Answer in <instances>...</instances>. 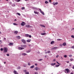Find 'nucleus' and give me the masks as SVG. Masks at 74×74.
Here are the masks:
<instances>
[{"label":"nucleus","mask_w":74,"mask_h":74,"mask_svg":"<svg viewBox=\"0 0 74 74\" xmlns=\"http://www.w3.org/2000/svg\"><path fill=\"white\" fill-rule=\"evenodd\" d=\"M58 48V47H53L52 49H57Z\"/></svg>","instance_id":"2eb2a0df"},{"label":"nucleus","mask_w":74,"mask_h":74,"mask_svg":"<svg viewBox=\"0 0 74 74\" xmlns=\"http://www.w3.org/2000/svg\"><path fill=\"white\" fill-rule=\"evenodd\" d=\"M21 41L24 44H25L26 43V41H25V40L23 39L21 40Z\"/></svg>","instance_id":"423d86ee"},{"label":"nucleus","mask_w":74,"mask_h":74,"mask_svg":"<svg viewBox=\"0 0 74 74\" xmlns=\"http://www.w3.org/2000/svg\"><path fill=\"white\" fill-rule=\"evenodd\" d=\"M31 51V50H29L26 51V53H29Z\"/></svg>","instance_id":"4468645a"},{"label":"nucleus","mask_w":74,"mask_h":74,"mask_svg":"<svg viewBox=\"0 0 74 74\" xmlns=\"http://www.w3.org/2000/svg\"><path fill=\"white\" fill-rule=\"evenodd\" d=\"M53 61L54 62H55V61H56V59H54V60H53Z\"/></svg>","instance_id":"864d4df0"},{"label":"nucleus","mask_w":74,"mask_h":74,"mask_svg":"<svg viewBox=\"0 0 74 74\" xmlns=\"http://www.w3.org/2000/svg\"><path fill=\"white\" fill-rule=\"evenodd\" d=\"M22 55H24V56H25V55H27V54L25 53H23L22 54Z\"/></svg>","instance_id":"f3484780"},{"label":"nucleus","mask_w":74,"mask_h":74,"mask_svg":"<svg viewBox=\"0 0 74 74\" xmlns=\"http://www.w3.org/2000/svg\"><path fill=\"white\" fill-rule=\"evenodd\" d=\"M71 74H73V73H71Z\"/></svg>","instance_id":"774afa93"},{"label":"nucleus","mask_w":74,"mask_h":74,"mask_svg":"<svg viewBox=\"0 0 74 74\" xmlns=\"http://www.w3.org/2000/svg\"><path fill=\"white\" fill-rule=\"evenodd\" d=\"M34 70H35L36 71L38 70H40V68H38L37 67H36L35 68Z\"/></svg>","instance_id":"9d476101"},{"label":"nucleus","mask_w":74,"mask_h":74,"mask_svg":"<svg viewBox=\"0 0 74 74\" xmlns=\"http://www.w3.org/2000/svg\"><path fill=\"white\" fill-rule=\"evenodd\" d=\"M71 48H72L73 49H74V46H72L71 47Z\"/></svg>","instance_id":"79ce46f5"},{"label":"nucleus","mask_w":74,"mask_h":74,"mask_svg":"<svg viewBox=\"0 0 74 74\" xmlns=\"http://www.w3.org/2000/svg\"><path fill=\"white\" fill-rule=\"evenodd\" d=\"M61 40H62V39H57V41H60Z\"/></svg>","instance_id":"7c9ffc66"},{"label":"nucleus","mask_w":74,"mask_h":74,"mask_svg":"<svg viewBox=\"0 0 74 74\" xmlns=\"http://www.w3.org/2000/svg\"><path fill=\"white\" fill-rule=\"evenodd\" d=\"M35 74H38V73L37 72H35Z\"/></svg>","instance_id":"49530a36"},{"label":"nucleus","mask_w":74,"mask_h":74,"mask_svg":"<svg viewBox=\"0 0 74 74\" xmlns=\"http://www.w3.org/2000/svg\"><path fill=\"white\" fill-rule=\"evenodd\" d=\"M28 66H30V63H28Z\"/></svg>","instance_id":"37998d69"},{"label":"nucleus","mask_w":74,"mask_h":74,"mask_svg":"<svg viewBox=\"0 0 74 74\" xmlns=\"http://www.w3.org/2000/svg\"><path fill=\"white\" fill-rule=\"evenodd\" d=\"M28 37H29V38H31V37H32V36L31 35H29Z\"/></svg>","instance_id":"a19ab883"},{"label":"nucleus","mask_w":74,"mask_h":74,"mask_svg":"<svg viewBox=\"0 0 74 74\" xmlns=\"http://www.w3.org/2000/svg\"><path fill=\"white\" fill-rule=\"evenodd\" d=\"M51 66H53V63H51Z\"/></svg>","instance_id":"c03bdc74"},{"label":"nucleus","mask_w":74,"mask_h":74,"mask_svg":"<svg viewBox=\"0 0 74 74\" xmlns=\"http://www.w3.org/2000/svg\"><path fill=\"white\" fill-rule=\"evenodd\" d=\"M1 42H2L1 40H0V44H1Z\"/></svg>","instance_id":"de8ad7c7"},{"label":"nucleus","mask_w":74,"mask_h":74,"mask_svg":"<svg viewBox=\"0 0 74 74\" xmlns=\"http://www.w3.org/2000/svg\"><path fill=\"white\" fill-rule=\"evenodd\" d=\"M25 48L22 47H18V49L19 50H22V49H24Z\"/></svg>","instance_id":"7ed1b4c3"},{"label":"nucleus","mask_w":74,"mask_h":74,"mask_svg":"<svg viewBox=\"0 0 74 74\" xmlns=\"http://www.w3.org/2000/svg\"><path fill=\"white\" fill-rule=\"evenodd\" d=\"M69 57H70V58L71 57H72V55H69Z\"/></svg>","instance_id":"ea45409f"},{"label":"nucleus","mask_w":74,"mask_h":74,"mask_svg":"<svg viewBox=\"0 0 74 74\" xmlns=\"http://www.w3.org/2000/svg\"><path fill=\"white\" fill-rule=\"evenodd\" d=\"M29 0H25V1H29Z\"/></svg>","instance_id":"e2e57ef3"},{"label":"nucleus","mask_w":74,"mask_h":74,"mask_svg":"<svg viewBox=\"0 0 74 74\" xmlns=\"http://www.w3.org/2000/svg\"><path fill=\"white\" fill-rule=\"evenodd\" d=\"M31 46V45H28V46H29V47H30Z\"/></svg>","instance_id":"bf43d9fd"},{"label":"nucleus","mask_w":74,"mask_h":74,"mask_svg":"<svg viewBox=\"0 0 74 74\" xmlns=\"http://www.w3.org/2000/svg\"><path fill=\"white\" fill-rule=\"evenodd\" d=\"M15 1L17 2H19V1H21V0H15Z\"/></svg>","instance_id":"bb28decb"},{"label":"nucleus","mask_w":74,"mask_h":74,"mask_svg":"<svg viewBox=\"0 0 74 74\" xmlns=\"http://www.w3.org/2000/svg\"><path fill=\"white\" fill-rule=\"evenodd\" d=\"M31 39H28L27 40V42H30V41H31Z\"/></svg>","instance_id":"ddd939ff"},{"label":"nucleus","mask_w":74,"mask_h":74,"mask_svg":"<svg viewBox=\"0 0 74 74\" xmlns=\"http://www.w3.org/2000/svg\"><path fill=\"white\" fill-rule=\"evenodd\" d=\"M49 2H51V0H49Z\"/></svg>","instance_id":"4d7b16f0"},{"label":"nucleus","mask_w":74,"mask_h":74,"mask_svg":"<svg viewBox=\"0 0 74 74\" xmlns=\"http://www.w3.org/2000/svg\"><path fill=\"white\" fill-rule=\"evenodd\" d=\"M60 64H59V65H56V67H59V66H60Z\"/></svg>","instance_id":"cd10ccee"},{"label":"nucleus","mask_w":74,"mask_h":74,"mask_svg":"<svg viewBox=\"0 0 74 74\" xmlns=\"http://www.w3.org/2000/svg\"><path fill=\"white\" fill-rule=\"evenodd\" d=\"M22 47H24V48H26L27 46L26 45H23L21 46Z\"/></svg>","instance_id":"9b49d317"},{"label":"nucleus","mask_w":74,"mask_h":74,"mask_svg":"<svg viewBox=\"0 0 74 74\" xmlns=\"http://www.w3.org/2000/svg\"><path fill=\"white\" fill-rule=\"evenodd\" d=\"M0 50L1 51H3V49L2 48H1Z\"/></svg>","instance_id":"4c0bfd02"},{"label":"nucleus","mask_w":74,"mask_h":74,"mask_svg":"<svg viewBox=\"0 0 74 74\" xmlns=\"http://www.w3.org/2000/svg\"><path fill=\"white\" fill-rule=\"evenodd\" d=\"M6 63V62H4V64H5Z\"/></svg>","instance_id":"0e129e2a"},{"label":"nucleus","mask_w":74,"mask_h":74,"mask_svg":"<svg viewBox=\"0 0 74 74\" xmlns=\"http://www.w3.org/2000/svg\"><path fill=\"white\" fill-rule=\"evenodd\" d=\"M47 53H50V51H47Z\"/></svg>","instance_id":"09e8293b"},{"label":"nucleus","mask_w":74,"mask_h":74,"mask_svg":"<svg viewBox=\"0 0 74 74\" xmlns=\"http://www.w3.org/2000/svg\"><path fill=\"white\" fill-rule=\"evenodd\" d=\"M45 3L46 4H48V2L46 1L45 2Z\"/></svg>","instance_id":"72a5a7b5"},{"label":"nucleus","mask_w":74,"mask_h":74,"mask_svg":"<svg viewBox=\"0 0 74 74\" xmlns=\"http://www.w3.org/2000/svg\"><path fill=\"white\" fill-rule=\"evenodd\" d=\"M21 26H24L25 25H26V23L23 21H22V23H21Z\"/></svg>","instance_id":"20e7f679"},{"label":"nucleus","mask_w":74,"mask_h":74,"mask_svg":"<svg viewBox=\"0 0 74 74\" xmlns=\"http://www.w3.org/2000/svg\"><path fill=\"white\" fill-rule=\"evenodd\" d=\"M42 59H39V61H42Z\"/></svg>","instance_id":"e433bc0d"},{"label":"nucleus","mask_w":74,"mask_h":74,"mask_svg":"<svg viewBox=\"0 0 74 74\" xmlns=\"http://www.w3.org/2000/svg\"><path fill=\"white\" fill-rule=\"evenodd\" d=\"M41 35H42L43 36H45V35H46V33H41Z\"/></svg>","instance_id":"dca6fc26"},{"label":"nucleus","mask_w":74,"mask_h":74,"mask_svg":"<svg viewBox=\"0 0 74 74\" xmlns=\"http://www.w3.org/2000/svg\"><path fill=\"white\" fill-rule=\"evenodd\" d=\"M60 46H61V47H62L63 46V45L60 44Z\"/></svg>","instance_id":"8fccbe9b"},{"label":"nucleus","mask_w":74,"mask_h":74,"mask_svg":"<svg viewBox=\"0 0 74 74\" xmlns=\"http://www.w3.org/2000/svg\"><path fill=\"white\" fill-rule=\"evenodd\" d=\"M58 56H59L58 55H57V56H56V58H58Z\"/></svg>","instance_id":"5fc2aeb1"},{"label":"nucleus","mask_w":74,"mask_h":74,"mask_svg":"<svg viewBox=\"0 0 74 74\" xmlns=\"http://www.w3.org/2000/svg\"><path fill=\"white\" fill-rule=\"evenodd\" d=\"M24 72H25L26 74H29V73L27 71V70H24Z\"/></svg>","instance_id":"6e6552de"},{"label":"nucleus","mask_w":74,"mask_h":74,"mask_svg":"<svg viewBox=\"0 0 74 74\" xmlns=\"http://www.w3.org/2000/svg\"><path fill=\"white\" fill-rule=\"evenodd\" d=\"M39 10H40L41 13L42 14V15H44V12L41 11V9H39Z\"/></svg>","instance_id":"0eeeda50"},{"label":"nucleus","mask_w":74,"mask_h":74,"mask_svg":"<svg viewBox=\"0 0 74 74\" xmlns=\"http://www.w3.org/2000/svg\"><path fill=\"white\" fill-rule=\"evenodd\" d=\"M55 64H56V63H54L53 64V66H54V65H55Z\"/></svg>","instance_id":"6e6d98bb"},{"label":"nucleus","mask_w":74,"mask_h":74,"mask_svg":"<svg viewBox=\"0 0 74 74\" xmlns=\"http://www.w3.org/2000/svg\"><path fill=\"white\" fill-rule=\"evenodd\" d=\"M62 45L63 46H66V42H64L62 44Z\"/></svg>","instance_id":"a211bd4d"},{"label":"nucleus","mask_w":74,"mask_h":74,"mask_svg":"<svg viewBox=\"0 0 74 74\" xmlns=\"http://www.w3.org/2000/svg\"><path fill=\"white\" fill-rule=\"evenodd\" d=\"M57 63H58V64H60L59 63V62H56Z\"/></svg>","instance_id":"a18cd8bd"},{"label":"nucleus","mask_w":74,"mask_h":74,"mask_svg":"<svg viewBox=\"0 0 74 74\" xmlns=\"http://www.w3.org/2000/svg\"><path fill=\"white\" fill-rule=\"evenodd\" d=\"M7 56H10V54H9L8 53L7 54Z\"/></svg>","instance_id":"58836bf2"},{"label":"nucleus","mask_w":74,"mask_h":74,"mask_svg":"<svg viewBox=\"0 0 74 74\" xmlns=\"http://www.w3.org/2000/svg\"><path fill=\"white\" fill-rule=\"evenodd\" d=\"M69 71H70V70L69 69H65L64 72L65 73H69Z\"/></svg>","instance_id":"f03ea898"},{"label":"nucleus","mask_w":74,"mask_h":74,"mask_svg":"<svg viewBox=\"0 0 74 74\" xmlns=\"http://www.w3.org/2000/svg\"><path fill=\"white\" fill-rule=\"evenodd\" d=\"M54 42H54V41H52V42H51V44H54Z\"/></svg>","instance_id":"a878e982"},{"label":"nucleus","mask_w":74,"mask_h":74,"mask_svg":"<svg viewBox=\"0 0 74 74\" xmlns=\"http://www.w3.org/2000/svg\"><path fill=\"white\" fill-rule=\"evenodd\" d=\"M73 60V59H70V60H71V61H72Z\"/></svg>","instance_id":"603ef678"},{"label":"nucleus","mask_w":74,"mask_h":74,"mask_svg":"<svg viewBox=\"0 0 74 74\" xmlns=\"http://www.w3.org/2000/svg\"><path fill=\"white\" fill-rule=\"evenodd\" d=\"M4 39H5V40H6V39L5 38H4Z\"/></svg>","instance_id":"338daca9"},{"label":"nucleus","mask_w":74,"mask_h":74,"mask_svg":"<svg viewBox=\"0 0 74 74\" xmlns=\"http://www.w3.org/2000/svg\"><path fill=\"white\" fill-rule=\"evenodd\" d=\"M71 37H72V38H74V36L73 35H71Z\"/></svg>","instance_id":"f704fd0d"},{"label":"nucleus","mask_w":74,"mask_h":74,"mask_svg":"<svg viewBox=\"0 0 74 74\" xmlns=\"http://www.w3.org/2000/svg\"><path fill=\"white\" fill-rule=\"evenodd\" d=\"M73 69H74V66H73Z\"/></svg>","instance_id":"680f3d73"},{"label":"nucleus","mask_w":74,"mask_h":74,"mask_svg":"<svg viewBox=\"0 0 74 74\" xmlns=\"http://www.w3.org/2000/svg\"><path fill=\"white\" fill-rule=\"evenodd\" d=\"M13 73L14 74H18V73L16 71H14Z\"/></svg>","instance_id":"f8f14e48"},{"label":"nucleus","mask_w":74,"mask_h":74,"mask_svg":"<svg viewBox=\"0 0 74 74\" xmlns=\"http://www.w3.org/2000/svg\"><path fill=\"white\" fill-rule=\"evenodd\" d=\"M34 14H38V12H36V11H34Z\"/></svg>","instance_id":"b1692460"},{"label":"nucleus","mask_w":74,"mask_h":74,"mask_svg":"<svg viewBox=\"0 0 74 74\" xmlns=\"http://www.w3.org/2000/svg\"><path fill=\"white\" fill-rule=\"evenodd\" d=\"M25 8L24 7H22L21 8V10H25Z\"/></svg>","instance_id":"c85d7f7f"},{"label":"nucleus","mask_w":74,"mask_h":74,"mask_svg":"<svg viewBox=\"0 0 74 74\" xmlns=\"http://www.w3.org/2000/svg\"><path fill=\"white\" fill-rule=\"evenodd\" d=\"M13 43H9V45L10 46V45H13Z\"/></svg>","instance_id":"5701e85b"},{"label":"nucleus","mask_w":74,"mask_h":74,"mask_svg":"<svg viewBox=\"0 0 74 74\" xmlns=\"http://www.w3.org/2000/svg\"><path fill=\"white\" fill-rule=\"evenodd\" d=\"M25 26L26 27H27L28 28H30V27H32V26L28 25H26Z\"/></svg>","instance_id":"39448f33"},{"label":"nucleus","mask_w":74,"mask_h":74,"mask_svg":"<svg viewBox=\"0 0 74 74\" xmlns=\"http://www.w3.org/2000/svg\"><path fill=\"white\" fill-rule=\"evenodd\" d=\"M72 30H74V28H72Z\"/></svg>","instance_id":"69168bd1"},{"label":"nucleus","mask_w":74,"mask_h":74,"mask_svg":"<svg viewBox=\"0 0 74 74\" xmlns=\"http://www.w3.org/2000/svg\"><path fill=\"white\" fill-rule=\"evenodd\" d=\"M58 2H56L55 3V2H53V5H58Z\"/></svg>","instance_id":"1a4fd4ad"},{"label":"nucleus","mask_w":74,"mask_h":74,"mask_svg":"<svg viewBox=\"0 0 74 74\" xmlns=\"http://www.w3.org/2000/svg\"><path fill=\"white\" fill-rule=\"evenodd\" d=\"M35 66H37V64H35Z\"/></svg>","instance_id":"13d9d810"},{"label":"nucleus","mask_w":74,"mask_h":74,"mask_svg":"<svg viewBox=\"0 0 74 74\" xmlns=\"http://www.w3.org/2000/svg\"><path fill=\"white\" fill-rule=\"evenodd\" d=\"M24 67H26V66H24Z\"/></svg>","instance_id":"052dcab7"},{"label":"nucleus","mask_w":74,"mask_h":74,"mask_svg":"<svg viewBox=\"0 0 74 74\" xmlns=\"http://www.w3.org/2000/svg\"><path fill=\"white\" fill-rule=\"evenodd\" d=\"M34 8V9H35V10H37V8Z\"/></svg>","instance_id":"3c124183"},{"label":"nucleus","mask_w":74,"mask_h":74,"mask_svg":"<svg viewBox=\"0 0 74 74\" xmlns=\"http://www.w3.org/2000/svg\"><path fill=\"white\" fill-rule=\"evenodd\" d=\"M34 65H33L32 66H31L30 67V68L31 69H33V68H34Z\"/></svg>","instance_id":"412c9836"},{"label":"nucleus","mask_w":74,"mask_h":74,"mask_svg":"<svg viewBox=\"0 0 74 74\" xmlns=\"http://www.w3.org/2000/svg\"><path fill=\"white\" fill-rule=\"evenodd\" d=\"M20 69H21V67L20 66H18L17 68V69L18 70H19Z\"/></svg>","instance_id":"393cba45"},{"label":"nucleus","mask_w":74,"mask_h":74,"mask_svg":"<svg viewBox=\"0 0 74 74\" xmlns=\"http://www.w3.org/2000/svg\"><path fill=\"white\" fill-rule=\"evenodd\" d=\"M16 38H18V39H20V38H21V37L19 36H16Z\"/></svg>","instance_id":"6ab92c4d"},{"label":"nucleus","mask_w":74,"mask_h":74,"mask_svg":"<svg viewBox=\"0 0 74 74\" xmlns=\"http://www.w3.org/2000/svg\"><path fill=\"white\" fill-rule=\"evenodd\" d=\"M18 32V31H15L14 32V34H17Z\"/></svg>","instance_id":"4be33fe9"},{"label":"nucleus","mask_w":74,"mask_h":74,"mask_svg":"<svg viewBox=\"0 0 74 74\" xmlns=\"http://www.w3.org/2000/svg\"><path fill=\"white\" fill-rule=\"evenodd\" d=\"M40 26H42V27H45V26L44 25H40Z\"/></svg>","instance_id":"c756f323"},{"label":"nucleus","mask_w":74,"mask_h":74,"mask_svg":"<svg viewBox=\"0 0 74 74\" xmlns=\"http://www.w3.org/2000/svg\"><path fill=\"white\" fill-rule=\"evenodd\" d=\"M64 58H67V55H64Z\"/></svg>","instance_id":"2f4dec72"},{"label":"nucleus","mask_w":74,"mask_h":74,"mask_svg":"<svg viewBox=\"0 0 74 74\" xmlns=\"http://www.w3.org/2000/svg\"><path fill=\"white\" fill-rule=\"evenodd\" d=\"M7 51H8V48L7 47H4L3 48V52L6 53V52H7Z\"/></svg>","instance_id":"f257e3e1"},{"label":"nucleus","mask_w":74,"mask_h":74,"mask_svg":"<svg viewBox=\"0 0 74 74\" xmlns=\"http://www.w3.org/2000/svg\"><path fill=\"white\" fill-rule=\"evenodd\" d=\"M29 34H25V37H29Z\"/></svg>","instance_id":"aec40b11"},{"label":"nucleus","mask_w":74,"mask_h":74,"mask_svg":"<svg viewBox=\"0 0 74 74\" xmlns=\"http://www.w3.org/2000/svg\"><path fill=\"white\" fill-rule=\"evenodd\" d=\"M13 25H18V24H16L15 23H13Z\"/></svg>","instance_id":"c9c22d12"},{"label":"nucleus","mask_w":74,"mask_h":74,"mask_svg":"<svg viewBox=\"0 0 74 74\" xmlns=\"http://www.w3.org/2000/svg\"><path fill=\"white\" fill-rule=\"evenodd\" d=\"M17 15H19V16H20V15H21V14L18 13H17Z\"/></svg>","instance_id":"473e14b6"}]
</instances>
